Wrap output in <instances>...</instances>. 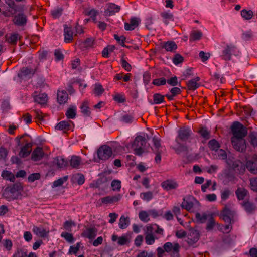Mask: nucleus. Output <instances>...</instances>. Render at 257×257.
I'll return each mask as SVG.
<instances>
[{"label": "nucleus", "instance_id": "26", "mask_svg": "<svg viewBox=\"0 0 257 257\" xmlns=\"http://www.w3.org/2000/svg\"><path fill=\"white\" fill-rule=\"evenodd\" d=\"M81 113L84 116L89 117L91 115L90 108L89 106V102L88 101H84L80 106Z\"/></svg>", "mask_w": 257, "mask_h": 257}, {"label": "nucleus", "instance_id": "5", "mask_svg": "<svg viewBox=\"0 0 257 257\" xmlns=\"http://www.w3.org/2000/svg\"><path fill=\"white\" fill-rule=\"evenodd\" d=\"M112 155V148L107 145H102L97 150V156L99 159L106 160Z\"/></svg>", "mask_w": 257, "mask_h": 257}, {"label": "nucleus", "instance_id": "34", "mask_svg": "<svg viewBox=\"0 0 257 257\" xmlns=\"http://www.w3.org/2000/svg\"><path fill=\"white\" fill-rule=\"evenodd\" d=\"M56 164L60 168H64L68 166L69 162L62 156L57 157L56 158Z\"/></svg>", "mask_w": 257, "mask_h": 257}, {"label": "nucleus", "instance_id": "15", "mask_svg": "<svg viewBox=\"0 0 257 257\" xmlns=\"http://www.w3.org/2000/svg\"><path fill=\"white\" fill-rule=\"evenodd\" d=\"M64 42L65 43H70L73 39V31L72 27H68L66 25H64Z\"/></svg>", "mask_w": 257, "mask_h": 257}, {"label": "nucleus", "instance_id": "55", "mask_svg": "<svg viewBox=\"0 0 257 257\" xmlns=\"http://www.w3.org/2000/svg\"><path fill=\"white\" fill-rule=\"evenodd\" d=\"M231 194V191L227 188L221 191V198L222 200H227Z\"/></svg>", "mask_w": 257, "mask_h": 257}, {"label": "nucleus", "instance_id": "37", "mask_svg": "<svg viewBox=\"0 0 257 257\" xmlns=\"http://www.w3.org/2000/svg\"><path fill=\"white\" fill-rule=\"evenodd\" d=\"M130 224V220L128 217H125L124 216H121L119 222V226L121 229H125Z\"/></svg>", "mask_w": 257, "mask_h": 257}, {"label": "nucleus", "instance_id": "39", "mask_svg": "<svg viewBox=\"0 0 257 257\" xmlns=\"http://www.w3.org/2000/svg\"><path fill=\"white\" fill-rule=\"evenodd\" d=\"M208 147L212 151H217L220 147L218 142L215 139L210 140L208 143Z\"/></svg>", "mask_w": 257, "mask_h": 257}, {"label": "nucleus", "instance_id": "40", "mask_svg": "<svg viewBox=\"0 0 257 257\" xmlns=\"http://www.w3.org/2000/svg\"><path fill=\"white\" fill-rule=\"evenodd\" d=\"M140 197L144 201L149 202L153 198V194L151 191L143 192L140 194Z\"/></svg>", "mask_w": 257, "mask_h": 257}, {"label": "nucleus", "instance_id": "14", "mask_svg": "<svg viewBox=\"0 0 257 257\" xmlns=\"http://www.w3.org/2000/svg\"><path fill=\"white\" fill-rule=\"evenodd\" d=\"M97 232V229L95 227H88L83 231L82 236L89 239H93L96 236Z\"/></svg>", "mask_w": 257, "mask_h": 257}, {"label": "nucleus", "instance_id": "53", "mask_svg": "<svg viewBox=\"0 0 257 257\" xmlns=\"http://www.w3.org/2000/svg\"><path fill=\"white\" fill-rule=\"evenodd\" d=\"M153 142L154 145V148L153 149V151L154 152H162L160 148H161L160 141L159 139L154 137L153 138Z\"/></svg>", "mask_w": 257, "mask_h": 257}, {"label": "nucleus", "instance_id": "30", "mask_svg": "<svg viewBox=\"0 0 257 257\" xmlns=\"http://www.w3.org/2000/svg\"><path fill=\"white\" fill-rule=\"evenodd\" d=\"M112 240L113 241H116L118 240L117 243L119 245H124L129 242L127 236H122L120 237H118L117 235L114 234L112 236Z\"/></svg>", "mask_w": 257, "mask_h": 257}, {"label": "nucleus", "instance_id": "63", "mask_svg": "<svg viewBox=\"0 0 257 257\" xmlns=\"http://www.w3.org/2000/svg\"><path fill=\"white\" fill-rule=\"evenodd\" d=\"M184 60L183 57L179 54H176L173 58V62L175 65H178L183 62Z\"/></svg>", "mask_w": 257, "mask_h": 257}, {"label": "nucleus", "instance_id": "19", "mask_svg": "<svg viewBox=\"0 0 257 257\" xmlns=\"http://www.w3.org/2000/svg\"><path fill=\"white\" fill-rule=\"evenodd\" d=\"M44 153L42 148L40 147H36L31 155V159L35 161L40 160L44 157Z\"/></svg>", "mask_w": 257, "mask_h": 257}, {"label": "nucleus", "instance_id": "29", "mask_svg": "<svg viewBox=\"0 0 257 257\" xmlns=\"http://www.w3.org/2000/svg\"><path fill=\"white\" fill-rule=\"evenodd\" d=\"M165 96L157 93L153 95V102H150L152 104H159L165 102Z\"/></svg>", "mask_w": 257, "mask_h": 257}, {"label": "nucleus", "instance_id": "56", "mask_svg": "<svg viewBox=\"0 0 257 257\" xmlns=\"http://www.w3.org/2000/svg\"><path fill=\"white\" fill-rule=\"evenodd\" d=\"M35 116V119L37 121L40 122L44 120V114L39 110H34L32 111Z\"/></svg>", "mask_w": 257, "mask_h": 257}, {"label": "nucleus", "instance_id": "10", "mask_svg": "<svg viewBox=\"0 0 257 257\" xmlns=\"http://www.w3.org/2000/svg\"><path fill=\"white\" fill-rule=\"evenodd\" d=\"M13 23L18 26H24L27 22V16L23 13H19L14 16Z\"/></svg>", "mask_w": 257, "mask_h": 257}, {"label": "nucleus", "instance_id": "3", "mask_svg": "<svg viewBox=\"0 0 257 257\" xmlns=\"http://www.w3.org/2000/svg\"><path fill=\"white\" fill-rule=\"evenodd\" d=\"M146 143L147 141L145 137L142 136H138L136 137L132 145L136 155H140L143 153Z\"/></svg>", "mask_w": 257, "mask_h": 257}, {"label": "nucleus", "instance_id": "31", "mask_svg": "<svg viewBox=\"0 0 257 257\" xmlns=\"http://www.w3.org/2000/svg\"><path fill=\"white\" fill-rule=\"evenodd\" d=\"M246 168L250 173L253 174H257V166L255 162L251 160H248L246 162Z\"/></svg>", "mask_w": 257, "mask_h": 257}, {"label": "nucleus", "instance_id": "48", "mask_svg": "<svg viewBox=\"0 0 257 257\" xmlns=\"http://www.w3.org/2000/svg\"><path fill=\"white\" fill-rule=\"evenodd\" d=\"M63 9L61 7H58L51 11V15L54 18H59L62 14Z\"/></svg>", "mask_w": 257, "mask_h": 257}, {"label": "nucleus", "instance_id": "2", "mask_svg": "<svg viewBox=\"0 0 257 257\" xmlns=\"http://www.w3.org/2000/svg\"><path fill=\"white\" fill-rule=\"evenodd\" d=\"M15 141L18 146H22L19 155L21 158H25L28 156L31 151L32 143L30 140V136L27 134H24L22 136H18L15 138Z\"/></svg>", "mask_w": 257, "mask_h": 257}, {"label": "nucleus", "instance_id": "12", "mask_svg": "<svg viewBox=\"0 0 257 257\" xmlns=\"http://www.w3.org/2000/svg\"><path fill=\"white\" fill-rule=\"evenodd\" d=\"M242 206L245 211L248 214H253L256 209V206L254 203L248 200H245L242 203Z\"/></svg>", "mask_w": 257, "mask_h": 257}, {"label": "nucleus", "instance_id": "51", "mask_svg": "<svg viewBox=\"0 0 257 257\" xmlns=\"http://www.w3.org/2000/svg\"><path fill=\"white\" fill-rule=\"evenodd\" d=\"M61 236L64 238L67 242L69 243L73 242L74 239L72 234L68 232H63L61 234Z\"/></svg>", "mask_w": 257, "mask_h": 257}, {"label": "nucleus", "instance_id": "62", "mask_svg": "<svg viewBox=\"0 0 257 257\" xmlns=\"http://www.w3.org/2000/svg\"><path fill=\"white\" fill-rule=\"evenodd\" d=\"M181 206L183 208L189 211L193 208V203L192 202H188L184 199L183 202L182 203Z\"/></svg>", "mask_w": 257, "mask_h": 257}, {"label": "nucleus", "instance_id": "57", "mask_svg": "<svg viewBox=\"0 0 257 257\" xmlns=\"http://www.w3.org/2000/svg\"><path fill=\"white\" fill-rule=\"evenodd\" d=\"M54 56L55 60L57 61L63 60L64 58V56L60 49H56L54 51Z\"/></svg>", "mask_w": 257, "mask_h": 257}, {"label": "nucleus", "instance_id": "49", "mask_svg": "<svg viewBox=\"0 0 257 257\" xmlns=\"http://www.w3.org/2000/svg\"><path fill=\"white\" fill-rule=\"evenodd\" d=\"M207 215L205 213L201 214L199 213H197L195 214V218L197 220V221L201 223L205 222L207 219Z\"/></svg>", "mask_w": 257, "mask_h": 257}, {"label": "nucleus", "instance_id": "58", "mask_svg": "<svg viewBox=\"0 0 257 257\" xmlns=\"http://www.w3.org/2000/svg\"><path fill=\"white\" fill-rule=\"evenodd\" d=\"M152 83L157 86L164 85L166 83V80L164 77L157 78L153 80Z\"/></svg>", "mask_w": 257, "mask_h": 257}, {"label": "nucleus", "instance_id": "24", "mask_svg": "<svg viewBox=\"0 0 257 257\" xmlns=\"http://www.w3.org/2000/svg\"><path fill=\"white\" fill-rule=\"evenodd\" d=\"M121 198V195L118 194L115 196H108L101 199V202L105 204L114 203L118 202Z\"/></svg>", "mask_w": 257, "mask_h": 257}, {"label": "nucleus", "instance_id": "20", "mask_svg": "<svg viewBox=\"0 0 257 257\" xmlns=\"http://www.w3.org/2000/svg\"><path fill=\"white\" fill-rule=\"evenodd\" d=\"M140 22L139 18L133 17L131 18L130 23H125L124 28L126 30H133L137 27Z\"/></svg>", "mask_w": 257, "mask_h": 257}, {"label": "nucleus", "instance_id": "50", "mask_svg": "<svg viewBox=\"0 0 257 257\" xmlns=\"http://www.w3.org/2000/svg\"><path fill=\"white\" fill-rule=\"evenodd\" d=\"M155 239H158V237H155L152 233L147 234L145 236V241L148 245L153 244Z\"/></svg>", "mask_w": 257, "mask_h": 257}, {"label": "nucleus", "instance_id": "36", "mask_svg": "<svg viewBox=\"0 0 257 257\" xmlns=\"http://www.w3.org/2000/svg\"><path fill=\"white\" fill-rule=\"evenodd\" d=\"M66 116L68 119H74L76 116V107L72 106L69 107L66 112Z\"/></svg>", "mask_w": 257, "mask_h": 257}, {"label": "nucleus", "instance_id": "38", "mask_svg": "<svg viewBox=\"0 0 257 257\" xmlns=\"http://www.w3.org/2000/svg\"><path fill=\"white\" fill-rule=\"evenodd\" d=\"M241 16L245 20H250L252 18L253 13V12L249 10L243 9L240 12Z\"/></svg>", "mask_w": 257, "mask_h": 257}, {"label": "nucleus", "instance_id": "7", "mask_svg": "<svg viewBox=\"0 0 257 257\" xmlns=\"http://www.w3.org/2000/svg\"><path fill=\"white\" fill-rule=\"evenodd\" d=\"M222 220L227 223H231L233 221L234 211L225 206L220 212Z\"/></svg>", "mask_w": 257, "mask_h": 257}, {"label": "nucleus", "instance_id": "18", "mask_svg": "<svg viewBox=\"0 0 257 257\" xmlns=\"http://www.w3.org/2000/svg\"><path fill=\"white\" fill-rule=\"evenodd\" d=\"M200 234L198 231L192 230L191 231L187 240V243L189 245H192L199 240Z\"/></svg>", "mask_w": 257, "mask_h": 257}, {"label": "nucleus", "instance_id": "59", "mask_svg": "<svg viewBox=\"0 0 257 257\" xmlns=\"http://www.w3.org/2000/svg\"><path fill=\"white\" fill-rule=\"evenodd\" d=\"M139 217L141 221L145 222H147L149 220V215L145 211L140 212L139 213Z\"/></svg>", "mask_w": 257, "mask_h": 257}, {"label": "nucleus", "instance_id": "46", "mask_svg": "<svg viewBox=\"0 0 257 257\" xmlns=\"http://www.w3.org/2000/svg\"><path fill=\"white\" fill-rule=\"evenodd\" d=\"M94 44V39L92 38L86 39L81 44V47L84 48H88L93 46Z\"/></svg>", "mask_w": 257, "mask_h": 257}, {"label": "nucleus", "instance_id": "52", "mask_svg": "<svg viewBox=\"0 0 257 257\" xmlns=\"http://www.w3.org/2000/svg\"><path fill=\"white\" fill-rule=\"evenodd\" d=\"M120 63L121 65V66L123 69H124L126 71L130 72L132 70V66L131 65L127 62V61L125 60V59L124 58V57H122L121 60H120Z\"/></svg>", "mask_w": 257, "mask_h": 257}, {"label": "nucleus", "instance_id": "47", "mask_svg": "<svg viewBox=\"0 0 257 257\" xmlns=\"http://www.w3.org/2000/svg\"><path fill=\"white\" fill-rule=\"evenodd\" d=\"M247 192V190L244 189H238L236 191L235 194L238 199L243 200L244 199L245 196L246 195Z\"/></svg>", "mask_w": 257, "mask_h": 257}, {"label": "nucleus", "instance_id": "32", "mask_svg": "<svg viewBox=\"0 0 257 257\" xmlns=\"http://www.w3.org/2000/svg\"><path fill=\"white\" fill-rule=\"evenodd\" d=\"M70 166L73 168H78L81 163V158L79 156H72L69 161Z\"/></svg>", "mask_w": 257, "mask_h": 257}, {"label": "nucleus", "instance_id": "6", "mask_svg": "<svg viewBox=\"0 0 257 257\" xmlns=\"http://www.w3.org/2000/svg\"><path fill=\"white\" fill-rule=\"evenodd\" d=\"M236 49V47L232 44H227L222 50L221 58L225 61L230 60L232 54L235 53Z\"/></svg>", "mask_w": 257, "mask_h": 257}, {"label": "nucleus", "instance_id": "9", "mask_svg": "<svg viewBox=\"0 0 257 257\" xmlns=\"http://www.w3.org/2000/svg\"><path fill=\"white\" fill-rule=\"evenodd\" d=\"M231 143L233 148L238 152H243L245 148V142L243 139L231 138Z\"/></svg>", "mask_w": 257, "mask_h": 257}, {"label": "nucleus", "instance_id": "25", "mask_svg": "<svg viewBox=\"0 0 257 257\" xmlns=\"http://www.w3.org/2000/svg\"><path fill=\"white\" fill-rule=\"evenodd\" d=\"M203 36L202 32L198 30H193L191 31L190 36L189 40L190 41H198L201 39Z\"/></svg>", "mask_w": 257, "mask_h": 257}, {"label": "nucleus", "instance_id": "23", "mask_svg": "<svg viewBox=\"0 0 257 257\" xmlns=\"http://www.w3.org/2000/svg\"><path fill=\"white\" fill-rule=\"evenodd\" d=\"M200 79L199 77H196V78L188 81L187 83V86L188 90L194 91L198 88L200 85L197 82L199 81Z\"/></svg>", "mask_w": 257, "mask_h": 257}, {"label": "nucleus", "instance_id": "41", "mask_svg": "<svg viewBox=\"0 0 257 257\" xmlns=\"http://www.w3.org/2000/svg\"><path fill=\"white\" fill-rule=\"evenodd\" d=\"M75 226V223L71 220L66 221L63 224L64 229L68 232H71L72 231V227Z\"/></svg>", "mask_w": 257, "mask_h": 257}, {"label": "nucleus", "instance_id": "16", "mask_svg": "<svg viewBox=\"0 0 257 257\" xmlns=\"http://www.w3.org/2000/svg\"><path fill=\"white\" fill-rule=\"evenodd\" d=\"M72 125H73V123L71 120L61 121L57 124L55 128L57 130H63L64 132H66L71 128Z\"/></svg>", "mask_w": 257, "mask_h": 257}, {"label": "nucleus", "instance_id": "28", "mask_svg": "<svg viewBox=\"0 0 257 257\" xmlns=\"http://www.w3.org/2000/svg\"><path fill=\"white\" fill-rule=\"evenodd\" d=\"M68 98V95L65 91H59L57 93V100L58 102L62 104L65 103Z\"/></svg>", "mask_w": 257, "mask_h": 257}, {"label": "nucleus", "instance_id": "44", "mask_svg": "<svg viewBox=\"0 0 257 257\" xmlns=\"http://www.w3.org/2000/svg\"><path fill=\"white\" fill-rule=\"evenodd\" d=\"M2 176L4 178L14 182L15 180L14 175L9 171H4L2 174Z\"/></svg>", "mask_w": 257, "mask_h": 257}, {"label": "nucleus", "instance_id": "4", "mask_svg": "<svg viewBox=\"0 0 257 257\" xmlns=\"http://www.w3.org/2000/svg\"><path fill=\"white\" fill-rule=\"evenodd\" d=\"M233 136L232 138L243 139L247 134L244 126L238 121L234 122L231 127Z\"/></svg>", "mask_w": 257, "mask_h": 257}, {"label": "nucleus", "instance_id": "22", "mask_svg": "<svg viewBox=\"0 0 257 257\" xmlns=\"http://www.w3.org/2000/svg\"><path fill=\"white\" fill-rule=\"evenodd\" d=\"M33 232L37 236L40 237H44L48 233L49 231H47L42 226H34L32 229Z\"/></svg>", "mask_w": 257, "mask_h": 257}, {"label": "nucleus", "instance_id": "35", "mask_svg": "<svg viewBox=\"0 0 257 257\" xmlns=\"http://www.w3.org/2000/svg\"><path fill=\"white\" fill-rule=\"evenodd\" d=\"M161 16L163 18L164 23L166 25L169 23L170 21H174L173 15L170 13L166 12H162Z\"/></svg>", "mask_w": 257, "mask_h": 257}, {"label": "nucleus", "instance_id": "13", "mask_svg": "<svg viewBox=\"0 0 257 257\" xmlns=\"http://www.w3.org/2000/svg\"><path fill=\"white\" fill-rule=\"evenodd\" d=\"M161 185L166 191L175 189L178 187V184L176 181L169 179L162 182Z\"/></svg>", "mask_w": 257, "mask_h": 257}, {"label": "nucleus", "instance_id": "1", "mask_svg": "<svg viewBox=\"0 0 257 257\" xmlns=\"http://www.w3.org/2000/svg\"><path fill=\"white\" fill-rule=\"evenodd\" d=\"M192 131L188 127H180L177 132V136L175 138L176 146L173 147L172 149L175 152L179 155L184 153L187 154L190 151L189 148L185 144L191 135Z\"/></svg>", "mask_w": 257, "mask_h": 257}, {"label": "nucleus", "instance_id": "33", "mask_svg": "<svg viewBox=\"0 0 257 257\" xmlns=\"http://www.w3.org/2000/svg\"><path fill=\"white\" fill-rule=\"evenodd\" d=\"M162 47L166 51L170 52L175 50L177 48L176 44L173 41H167L166 42H164L163 43Z\"/></svg>", "mask_w": 257, "mask_h": 257}, {"label": "nucleus", "instance_id": "17", "mask_svg": "<svg viewBox=\"0 0 257 257\" xmlns=\"http://www.w3.org/2000/svg\"><path fill=\"white\" fill-rule=\"evenodd\" d=\"M37 93L35 92L33 94L35 102L40 104H46L48 100L47 95L45 93Z\"/></svg>", "mask_w": 257, "mask_h": 257}, {"label": "nucleus", "instance_id": "64", "mask_svg": "<svg viewBox=\"0 0 257 257\" xmlns=\"http://www.w3.org/2000/svg\"><path fill=\"white\" fill-rule=\"evenodd\" d=\"M249 137L250 139V143L254 147L257 146V133L256 132H252L250 135Z\"/></svg>", "mask_w": 257, "mask_h": 257}, {"label": "nucleus", "instance_id": "61", "mask_svg": "<svg viewBox=\"0 0 257 257\" xmlns=\"http://www.w3.org/2000/svg\"><path fill=\"white\" fill-rule=\"evenodd\" d=\"M250 189L257 192V177L251 178L249 179Z\"/></svg>", "mask_w": 257, "mask_h": 257}, {"label": "nucleus", "instance_id": "11", "mask_svg": "<svg viewBox=\"0 0 257 257\" xmlns=\"http://www.w3.org/2000/svg\"><path fill=\"white\" fill-rule=\"evenodd\" d=\"M6 41L12 45H16L18 40H21L22 36L17 33L7 34L5 36Z\"/></svg>", "mask_w": 257, "mask_h": 257}, {"label": "nucleus", "instance_id": "8", "mask_svg": "<svg viewBox=\"0 0 257 257\" xmlns=\"http://www.w3.org/2000/svg\"><path fill=\"white\" fill-rule=\"evenodd\" d=\"M23 186L20 183H16L14 184L12 186L7 187L4 193V196L6 198H10V195L9 193L14 194L17 192L22 190Z\"/></svg>", "mask_w": 257, "mask_h": 257}, {"label": "nucleus", "instance_id": "21", "mask_svg": "<svg viewBox=\"0 0 257 257\" xmlns=\"http://www.w3.org/2000/svg\"><path fill=\"white\" fill-rule=\"evenodd\" d=\"M120 10V7L113 3L108 5L107 9L104 13L106 15L111 16L118 12Z\"/></svg>", "mask_w": 257, "mask_h": 257}, {"label": "nucleus", "instance_id": "60", "mask_svg": "<svg viewBox=\"0 0 257 257\" xmlns=\"http://www.w3.org/2000/svg\"><path fill=\"white\" fill-rule=\"evenodd\" d=\"M133 120V116L128 114H125L120 118V121L126 123H131Z\"/></svg>", "mask_w": 257, "mask_h": 257}, {"label": "nucleus", "instance_id": "27", "mask_svg": "<svg viewBox=\"0 0 257 257\" xmlns=\"http://www.w3.org/2000/svg\"><path fill=\"white\" fill-rule=\"evenodd\" d=\"M240 112L246 118L251 116L252 114L253 109L249 106H243L240 107Z\"/></svg>", "mask_w": 257, "mask_h": 257}, {"label": "nucleus", "instance_id": "54", "mask_svg": "<svg viewBox=\"0 0 257 257\" xmlns=\"http://www.w3.org/2000/svg\"><path fill=\"white\" fill-rule=\"evenodd\" d=\"M68 179V176H64L55 181L53 182V187H57L61 186L64 182H66Z\"/></svg>", "mask_w": 257, "mask_h": 257}, {"label": "nucleus", "instance_id": "45", "mask_svg": "<svg viewBox=\"0 0 257 257\" xmlns=\"http://www.w3.org/2000/svg\"><path fill=\"white\" fill-rule=\"evenodd\" d=\"M198 133L205 140H208L210 138V133L206 127L200 128L198 131Z\"/></svg>", "mask_w": 257, "mask_h": 257}, {"label": "nucleus", "instance_id": "43", "mask_svg": "<svg viewBox=\"0 0 257 257\" xmlns=\"http://www.w3.org/2000/svg\"><path fill=\"white\" fill-rule=\"evenodd\" d=\"M104 92V89L101 84L96 83L95 84L94 88V93L96 96H100Z\"/></svg>", "mask_w": 257, "mask_h": 257}, {"label": "nucleus", "instance_id": "42", "mask_svg": "<svg viewBox=\"0 0 257 257\" xmlns=\"http://www.w3.org/2000/svg\"><path fill=\"white\" fill-rule=\"evenodd\" d=\"M35 73V70L29 67H23L21 69V76H27L30 75H33Z\"/></svg>", "mask_w": 257, "mask_h": 257}]
</instances>
